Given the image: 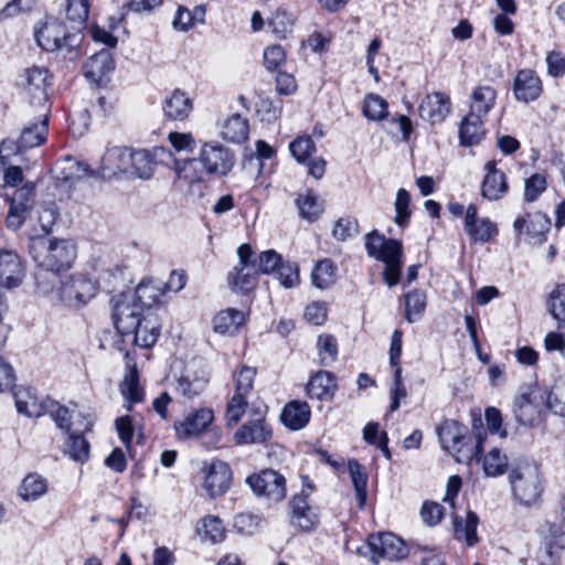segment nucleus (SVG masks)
I'll return each instance as SVG.
<instances>
[{
	"instance_id": "obj_1",
	"label": "nucleus",
	"mask_w": 565,
	"mask_h": 565,
	"mask_svg": "<svg viewBox=\"0 0 565 565\" xmlns=\"http://www.w3.org/2000/svg\"><path fill=\"white\" fill-rule=\"evenodd\" d=\"M473 423L475 441L468 436V428L455 419H445L437 427V435L445 450L456 454L459 462L470 465L473 460L480 462L487 443V431L482 428L481 419Z\"/></svg>"
},
{
	"instance_id": "obj_2",
	"label": "nucleus",
	"mask_w": 565,
	"mask_h": 565,
	"mask_svg": "<svg viewBox=\"0 0 565 565\" xmlns=\"http://www.w3.org/2000/svg\"><path fill=\"white\" fill-rule=\"evenodd\" d=\"M34 36L44 51L60 53L70 61L79 56V45L84 39L81 32H68L62 22L53 18L36 26Z\"/></svg>"
},
{
	"instance_id": "obj_3",
	"label": "nucleus",
	"mask_w": 565,
	"mask_h": 565,
	"mask_svg": "<svg viewBox=\"0 0 565 565\" xmlns=\"http://www.w3.org/2000/svg\"><path fill=\"white\" fill-rule=\"evenodd\" d=\"M30 254L39 268L53 271L68 269L76 258V245L66 238L31 239Z\"/></svg>"
},
{
	"instance_id": "obj_4",
	"label": "nucleus",
	"mask_w": 565,
	"mask_h": 565,
	"mask_svg": "<svg viewBox=\"0 0 565 565\" xmlns=\"http://www.w3.org/2000/svg\"><path fill=\"white\" fill-rule=\"evenodd\" d=\"M365 249L370 257L385 264L383 278L388 287H394L401 281L403 265V245L399 241L386 238L377 231L365 235Z\"/></svg>"
},
{
	"instance_id": "obj_5",
	"label": "nucleus",
	"mask_w": 565,
	"mask_h": 565,
	"mask_svg": "<svg viewBox=\"0 0 565 565\" xmlns=\"http://www.w3.org/2000/svg\"><path fill=\"white\" fill-rule=\"evenodd\" d=\"M150 291L152 289L149 286L139 284L132 295H119L114 299L111 317L121 335H130L131 331L139 326L143 308L151 305L145 301L146 297H154Z\"/></svg>"
},
{
	"instance_id": "obj_6",
	"label": "nucleus",
	"mask_w": 565,
	"mask_h": 565,
	"mask_svg": "<svg viewBox=\"0 0 565 565\" xmlns=\"http://www.w3.org/2000/svg\"><path fill=\"white\" fill-rule=\"evenodd\" d=\"M512 493L524 505L534 504L543 491L542 475L534 463H525L513 469L509 476Z\"/></svg>"
},
{
	"instance_id": "obj_7",
	"label": "nucleus",
	"mask_w": 565,
	"mask_h": 565,
	"mask_svg": "<svg viewBox=\"0 0 565 565\" xmlns=\"http://www.w3.org/2000/svg\"><path fill=\"white\" fill-rule=\"evenodd\" d=\"M98 281L87 274L75 273L61 280L58 298L71 308L86 306L97 294Z\"/></svg>"
},
{
	"instance_id": "obj_8",
	"label": "nucleus",
	"mask_w": 565,
	"mask_h": 565,
	"mask_svg": "<svg viewBox=\"0 0 565 565\" xmlns=\"http://www.w3.org/2000/svg\"><path fill=\"white\" fill-rule=\"evenodd\" d=\"M20 86L30 105L49 109V88L52 86V76L47 68L32 66L24 70L20 76Z\"/></svg>"
},
{
	"instance_id": "obj_9",
	"label": "nucleus",
	"mask_w": 565,
	"mask_h": 565,
	"mask_svg": "<svg viewBox=\"0 0 565 565\" xmlns=\"http://www.w3.org/2000/svg\"><path fill=\"white\" fill-rule=\"evenodd\" d=\"M246 483L257 497H264L271 502L286 498V478L277 470L264 469L246 478Z\"/></svg>"
},
{
	"instance_id": "obj_10",
	"label": "nucleus",
	"mask_w": 565,
	"mask_h": 565,
	"mask_svg": "<svg viewBox=\"0 0 565 565\" xmlns=\"http://www.w3.org/2000/svg\"><path fill=\"white\" fill-rule=\"evenodd\" d=\"M199 159L207 175L224 177L235 164L234 153L217 141L204 142L200 149Z\"/></svg>"
},
{
	"instance_id": "obj_11",
	"label": "nucleus",
	"mask_w": 565,
	"mask_h": 565,
	"mask_svg": "<svg viewBox=\"0 0 565 565\" xmlns=\"http://www.w3.org/2000/svg\"><path fill=\"white\" fill-rule=\"evenodd\" d=\"M167 158H171V151L163 147H156L152 150L131 149L127 175L148 180L153 175L158 163L166 164Z\"/></svg>"
},
{
	"instance_id": "obj_12",
	"label": "nucleus",
	"mask_w": 565,
	"mask_h": 565,
	"mask_svg": "<svg viewBox=\"0 0 565 565\" xmlns=\"http://www.w3.org/2000/svg\"><path fill=\"white\" fill-rule=\"evenodd\" d=\"M369 547L374 563H379L380 559L397 561L407 555L405 543L390 532L371 535L369 537Z\"/></svg>"
},
{
	"instance_id": "obj_13",
	"label": "nucleus",
	"mask_w": 565,
	"mask_h": 565,
	"mask_svg": "<svg viewBox=\"0 0 565 565\" xmlns=\"http://www.w3.org/2000/svg\"><path fill=\"white\" fill-rule=\"evenodd\" d=\"M34 203V185L25 183L17 189L10 200V210L6 224L9 228L17 231L25 222Z\"/></svg>"
},
{
	"instance_id": "obj_14",
	"label": "nucleus",
	"mask_w": 565,
	"mask_h": 565,
	"mask_svg": "<svg viewBox=\"0 0 565 565\" xmlns=\"http://www.w3.org/2000/svg\"><path fill=\"white\" fill-rule=\"evenodd\" d=\"M310 492L305 489L289 502L291 510V523L302 531H312L319 523V514L317 508L309 504L308 498Z\"/></svg>"
},
{
	"instance_id": "obj_15",
	"label": "nucleus",
	"mask_w": 565,
	"mask_h": 565,
	"mask_svg": "<svg viewBox=\"0 0 565 565\" xmlns=\"http://www.w3.org/2000/svg\"><path fill=\"white\" fill-rule=\"evenodd\" d=\"M204 473V489L211 497L224 494L230 488L232 471L230 466L222 460H213L202 468Z\"/></svg>"
},
{
	"instance_id": "obj_16",
	"label": "nucleus",
	"mask_w": 565,
	"mask_h": 565,
	"mask_svg": "<svg viewBox=\"0 0 565 565\" xmlns=\"http://www.w3.org/2000/svg\"><path fill=\"white\" fill-rule=\"evenodd\" d=\"M166 166L174 172L175 181H182L189 185L203 182L207 175L199 157L177 159L171 153V158L166 160Z\"/></svg>"
},
{
	"instance_id": "obj_17",
	"label": "nucleus",
	"mask_w": 565,
	"mask_h": 565,
	"mask_svg": "<svg viewBox=\"0 0 565 565\" xmlns=\"http://www.w3.org/2000/svg\"><path fill=\"white\" fill-rule=\"evenodd\" d=\"M94 418L90 414L83 416V425L75 427L74 430L67 433L65 452L74 460L84 463L89 458V443L84 437L85 433L92 430Z\"/></svg>"
},
{
	"instance_id": "obj_18",
	"label": "nucleus",
	"mask_w": 565,
	"mask_h": 565,
	"mask_svg": "<svg viewBox=\"0 0 565 565\" xmlns=\"http://www.w3.org/2000/svg\"><path fill=\"white\" fill-rule=\"evenodd\" d=\"M130 148L111 147L106 150L102 158L99 173L103 179H113L119 174L128 173Z\"/></svg>"
},
{
	"instance_id": "obj_19",
	"label": "nucleus",
	"mask_w": 565,
	"mask_h": 565,
	"mask_svg": "<svg viewBox=\"0 0 565 565\" xmlns=\"http://www.w3.org/2000/svg\"><path fill=\"white\" fill-rule=\"evenodd\" d=\"M543 92V84L536 73L530 68L518 72L513 82V94L525 104L536 100Z\"/></svg>"
},
{
	"instance_id": "obj_20",
	"label": "nucleus",
	"mask_w": 565,
	"mask_h": 565,
	"mask_svg": "<svg viewBox=\"0 0 565 565\" xmlns=\"http://www.w3.org/2000/svg\"><path fill=\"white\" fill-rule=\"evenodd\" d=\"M450 98L448 95L435 92L426 95L419 104V116L431 124L443 122L450 113Z\"/></svg>"
},
{
	"instance_id": "obj_21",
	"label": "nucleus",
	"mask_w": 565,
	"mask_h": 565,
	"mask_svg": "<svg viewBox=\"0 0 565 565\" xmlns=\"http://www.w3.org/2000/svg\"><path fill=\"white\" fill-rule=\"evenodd\" d=\"M477 207L470 204L465 215V232L475 242H489L498 234V228L489 218H478Z\"/></svg>"
},
{
	"instance_id": "obj_22",
	"label": "nucleus",
	"mask_w": 565,
	"mask_h": 565,
	"mask_svg": "<svg viewBox=\"0 0 565 565\" xmlns=\"http://www.w3.org/2000/svg\"><path fill=\"white\" fill-rule=\"evenodd\" d=\"M114 70L115 63L107 49L90 56L83 65L85 77L96 85L102 84Z\"/></svg>"
},
{
	"instance_id": "obj_23",
	"label": "nucleus",
	"mask_w": 565,
	"mask_h": 565,
	"mask_svg": "<svg viewBox=\"0 0 565 565\" xmlns=\"http://www.w3.org/2000/svg\"><path fill=\"white\" fill-rule=\"evenodd\" d=\"M24 269L18 254L11 250L0 252V285L15 288L22 282Z\"/></svg>"
},
{
	"instance_id": "obj_24",
	"label": "nucleus",
	"mask_w": 565,
	"mask_h": 565,
	"mask_svg": "<svg viewBox=\"0 0 565 565\" xmlns=\"http://www.w3.org/2000/svg\"><path fill=\"white\" fill-rule=\"evenodd\" d=\"M209 377L203 370L186 366L177 379L175 391L186 398H194L206 387Z\"/></svg>"
},
{
	"instance_id": "obj_25",
	"label": "nucleus",
	"mask_w": 565,
	"mask_h": 565,
	"mask_svg": "<svg viewBox=\"0 0 565 565\" xmlns=\"http://www.w3.org/2000/svg\"><path fill=\"white\" fill-rule=\"evenodd\" d=\"M213 418L212 409L200 408L182 422H175L174 429L179 438H190L203 433L213 422Z\"/></svg>"
},
{
	"instance_id": "obj_26",
	"label": "nucleus",
	"mask_w": 565,
	"mask_h": 565,
	"mask_svg": "<svg viewBox=\"0 0 565 565\" xmlns=\"http://www.w3.org/2000/svg\"><path fill=\"white\" fill-rule=\"evenodd\" d=\"M273 437V429L265 419L245 423L234 435L237 445L264 444Z\"/></svg>"
},
{
	"instance_id": "obj_27",
	"label": "nucleus",
	"mask_w": 565,
	"mask_h": 565,
	"mask_svg": "<svg viewBox=\"0 0 565 565\" xmlns=\"http://www.w3.org/2000/svg\"><path fill=\"white\" fill-rule=\"evenodd\" d=\"M119 391L127 403L125 407L129 412L132 409V404L143 401L145 391L139 383V372L136 364L127 363V372L119 384Z\"/></svg>"
},
{
	"instance_id": "obj_28",
	"label": "nucleus",
	"mask_w": 565,
	"mask_h": 565,
	"mask_svg": "<svg viewBox=\"0 0 565 565\" xmlns=\"http://www.w3.org/2000/svg\"><path fill=\"white\" fill-rule=\"evenodd\" d=\"M311 411L307 402L291 401L282 408L281 423L291 430H299L307 426L310 420Z\"/></svg>"
},
{
	"instance_id": "obj_29",
	"label": "nucleus",
	"mask_w": 565,
	"mask_h": 565,
	"mask_svg": "<svg viewBox=\"0 0 565 565\" xmlns=\"http://www.w3.org/2000/svg\"><path fill=\"white\" fill-rule=\"evenodd\" d=\"M164 116L172 120H184L193 109L192 99L181 89H174L162 106Z\"/></svg>"
},
{
	"instance_id": "obj_30",
	"label": "nucleus",
	"mask_w": 565,
	"mask_h": 565,
	"mask_svg": "<svg viewBox=\"0 0 565 565\" xmlns=\"http://www.w3.org/2000/svg\"><path fill=\"white\" fill-rule=\"evenodd\" d=\"M483 117L475 114L466 115L459 125V141L463 147L478 145L484 137Z\"/></svg>"
},
{
	"instance_id": "obj_31",
	"label": "nucleus",
	"mask_w": 565,
	"mask_h": 565,
	"mask_svg": "<svg viewBox=\"0 0 565 565\" xmlns=\"http://www.w3.org/2000/svg\"><path fill=\"white\" fill-rule=\"evenodd\" d=\"M257 276L256 266L236 265L228 273L227 282L232 290L246 294L256 286Z\"/></svg>"
},
{
	"instance_id": "obj_32",
	"label": "nucleus",
	"mask_w": 565,
	"mask_h": 565,
	"mask_svg": "<svg viewBox=\"0 0 565 565\" xmlns=\"http://www.w3.org/2000/svg\"><path fill=\"white\" fill-rule=\"evenodd\" d=\"M134 337V343L140 348H151L160 335V326L157 318L152 315L143 316L139 326L130 333Z\"/></svg>"
},
{
	"instance_id": "obj_33",
	"label": "nucleus",
	"mask_w": 565,
	"mask_h": 565,
	"mask_svg": "<svg viewBox=\"0 0 565 565\" xmlns=\"http://www.w3.org/2000/svg\"><path fill=\"white\" fill-rule=\"evenodd\" d=\"M15 406L20 414L28 417H40L46 414L51 399L39 401L31 390H20L14 394Z\"/></svg>"
},
{
	"instance_id": "obj_34",
	"label": "nucleus",
	"mask_w": 565,
	"mask_h": 565,
	"mask_svg": "<svg viewBox=\"0 0 565 565\" xmlns=\"http://www.w3.org/2000/svg\"><path fill=\"white\" fill-rule=\"evenodd\" d=\"M497 90L490 85H480L471 93L470 114L486 117L494 107Z\"/></svg>"
},
{
	"instance_id": "obj_35",
	"label": "nucleus",
	"mask_w": 565,
	"mask_h": 565,
	"mask_svg": "<svg viewBox=\"0 0 565 565\" xmlns=\"http://www.w3.org/2000/svg\"><path fill=\"white\" fill-rule=\"evenodd\" d=\"M248 132V120L239 114H233L221 125V137L233 143H241L247 140Z\"/></svg>"
},
{
	"instance_id": "obj_36",
	"label": "nucleus",
	"mask_w": 565,
	"mask_h": 565,
	"mask_svg": "<svg viewBox=\"0 0 565 565\" xmlns=\"http://www.w3.org/2000/svg\"><path fill=\"white\" fill-rule=\"evenodd\" d=\"M49 130V116L44 114L42 118L23 128L20 135L22 149L28 150L40 147L46 141Z\"/></svg>"
},
{
	"instance_id": "obj_37",
	"label": "nucleus",
	"mask_w": 565,
	"mask_h": 565,
	"mask_svg": "<svg viewBox=\"0 0 565 565\" xmlns=\"http://www.w3.org/2000/svg\"><path fill=\"white\" fill-rule=\"evenodd\" d=\"M299 216L308 222L317 221L324 211L323 201L312 190H307L296 199Z\"/></svg>"
},
{
	"instance_id": "obj_38",
	"label": "nucleus",
	"mask_w": 565,
	"mask_h": 565,
	"mask_svg": "<svg viewBox=\"0 0 565 565\" xmlns=\"http://www.w3.org/2000/svg\"><path fill=\"white\" fill-rule=\"evenodd\" d=\"M245 322L242 311L228 308L220 311L213 319V329L220 334H235Z\"/></svg>"
},
{
	"instance_id": "obj_39",
	"label": "nucleus",
	"mask_w": 565,
	"mask_h": 565,
	"mask_svg": "<svg viewBox=\"0 0 565 565\" xmlns=\"http://www.w3.org/2000/svg\"><path fill=\"white\" fill-rule=\"evenodd\" d=\"M335 388V379L328 371H320L315 374L307 384L306 392L310 398L323 399L332 395Z\"/></svg>"
},
{
	"instance_id": "obj_40",
	"label": "nucleus",
	"mask_w": 565,
	"mask_h": 565,
	"mask_svg": "<svg viewBox=\"0 0 565 565\" xmlns=\"http://www.w3.org/2000/svg\"><path fill=\"white\" fill-rule=\"evenodd\" d=\"M479 523L478 515L469 511L463 521L461 518L456 516L454 520V535L458 541L463 540L468 546H473L478 542L477 526Z\"/></svg>"
},
{
	"instance_id": "obj_41",
	"label": "nucleus",
	"mask_w": 565,
	"mask_h": 565,
	"mask_svg": "<svg viewBox=\"0 0 565 565\" xmlns=\"http://www.w3.org/2000/svg\"><path fill=\"white\" fill-rule=\"evenodd\" d=\"M46 414L51 416L56 426L64 430L66 434L74 430L75 427L83 425L84 414H78L77 419L73 420V416L67 407L60 405L57 402L51 399L49 402Z\"/></svg>"
},
{
	"instance_id": "obj_42",
	"label": "nucleus",
	"mask_w": 565,
	"mask_h": 565,
	"mask_svg": "<svg viewBox=\"0 0 565 565\" xmlns=\"http://www.w3.org/2000/svg\"><path fill=\"white\" fill-rule=\"evenodd\" d=\"M513 414L519 424L533 426L539 419L540 406L534 404L529 395L522 394L514 401Z\"/></svg>"
},
{
	"instance_id": "obj_43",
	"label": "nucleus",
	"mask_w": 565,
	"mask_h": 565,
	"mask_svg": "<svg viewBox=\"0 0 565 565\" xmlns=\"http://www.w3.org/2000/svg\"><path fill=\"white\" fill-rule=\"evenodd\" d=\"M509 190L504 173H492L484 175L481 184V194L484 199L497 201L502 199Z\"/></svg>"
},
{
	"instance_id": "obj_44",
	"label": "nucleus",
	"mask_w": 565,
	"mask_h": 565,
	"mask_svg": "<svg viewBox=\"0 0 565 565\" xmlns=\"http://www.w3.org/2000/svg\"><path fill=\"white\" fill-rule=\"evenodd\" d=\"M335 271L337 267L331 259L318 262L311 275L313 285L320 289L331 286L335 280Z\"/></svg>"
},
{
	"instance_id": "obj_45",
	"label": "nucleus",
	"mask_w": 565,
	"mask_h": 565,
	"mask_svg": "<svg viewBox=\"0 0 565 565\" xmlns=\"http://www.w3.org/2000/svg\"><path fill=\"white\" fill-rule=\"evenodd\" d=\"M387 108L388 104L383 97L376 94H369L364 98L362 113L367 119L380 121L388 116Z\"/></svg>"
},
{
	"instance_id": "obj_46",
	"label": "nucleus",
	"mask_w": 565,
	"mask_h": 565,
	"mask_svg": "<svg viewBox=\"0 0 565 565\" xmlns=\"http://www.w3.org/2000/svg\"><path fill=\"white\" fill-rule=\"evenodd\" d=\"M426 309V295L420 290H412L405 295V318L408 322L419 319Z\"/></svg>"
},
{
	"instance_id": "obj_47",
	"label": "nucleus",
	"mask_w": 565,
	"mask_h": 565,
	"mask_svg": "<svg viewBox=\"0 0 565 565\" xmlns=\"http://www.w3.org/2000/svg\"><path fill=\"white\" fill-rule=\"evenodd\" d=\"M483 471L488 477H498L505 472L508 457L500 449L493 447L483 458Z\"/></svg>"
},
{
	"instance_id": "obj_48",
	"label": "nucleus",
	"mask_w": 565,
	"mask_h": 565,
	"mask_svg": "<svg viewBox=\"0 0 565 565\" xmlns=\"http://www.w3.org/2000/svg\"><path fill=\"white\" fill-rule=\"evenodd\" d=\"M46 491V481L39 475L26 476L20 487V495L23 500H36Z\"/></svg>"
},
{
	"instance_id": "obj_49",
	"label": "nucleus",
	"mask_w": 565,
	"mask_h": 565,
	"mask_svg": "<svg viewBox=\"0 0 565 565\" xmlns=\"http://www.w3.org/2000/svg\"><path fill=\"white\" fill-rule=\"evenodd\" d=\"M321 365L328 366L338 358V342L331 334H321L317 343Z\"/></svg>"
},
{
	"instance_id": "obj_50",
	"label": "nucleus",
	"mask_w": 565,
	"mask_h": 565,
	"mask_svg": "<svg viewBox=\"0 0 565 565\" xmlns=\"http://www.w3.org/2000/svg\"><path fill=\"white\" fill-rule=\"evenodd\" d=\"M289 149L292 157L299 163H306L317 151L315 141L310 136H301L296 138L292 142H290Z\"/></svg>"
},
{
	"instance_id": "obj_51",
	"label": "nucleus",
	"mask_w": 565,
	"mask_h": 565,
	"mask_svg": "<svg viewBox=\"0 0 565 565\" xmlns=\"http://www.w3.org/2000/svg\"><path fill=\"white\" fill-rule=\"evenodd\" d=\"M349 470L356 497L362 504L366 499L367 475L364 470V467L356 460L349 461Z\"/></svg>"
},
{
	"instance_id": "obj_52",
	"label": "nucleus",
	"mask_w": 565,
	"mask_h": 565,
	"mask_svg": "<svg viewBox=\"0 0 565 565\" xmlns=\"http://www.w3.org/2000/svg\"><path fill=\"white\" fill-rule=\"evenodd\" d=\"M198 531L204 539H207L213 543H217L224 537L223 522L217 516H205Z\"/></svg>"
},
{
	"instance_id": "obj_53",
	"label": "nucleus",
	"mask_w": 565,
	"mask_h": 565,
	"mask_svg": "<svg viewBox=\"0 0 565 565\" xmlns=\"http://www.w3.org/2000/svg\"><path fill=\"white\" fill-rule=\"evenodd\" d=\"M275 276L285 288H294L299 284V267L296 263L282 260Z\"/></svg>"
},
{
	"instance_id": "obj_54",
	"label": "nucleus",
	"mask_w": 565,
	"mask_h": 565,
	"mask_svg": "<svg viewBox=\"0 0 565 565\" xmlns=\"http://www.w3.org/2000/svg\"><path fill=\"white\" fill-rule=\"evenodd\" d=\"M548 310L554 319L565 322V285H558L548 298Z\"/></svg>"
},
{
	"instance_id": "obj_55",
	"label": "nucleus",
	"mask_w": 565,
	"mask_h": 565,
	"mask_svg": "<svg viewBox=\"0 0 565 565\" xmlns=\"http://www.w3.org/2000/svg\"><path fill=\"white\" fill-rule=\"evenodd\" d=\"M260 526V518L249 512L239 513L234 518L235 530L244 535H254Z\"/></svg>"
},
{
	"instance_id": "obj_56",
	"label": "nucleus",
	"mask_w": 565,
	"mask_h": 565,
	"mask_svg": "<svg viewBox=\"0 0 565 565\" xmlns=\"http://www.w3.org/2000/svg\"><path fill=\"white\" fill-rule=\"evenodd\" d=\"M546 190V178L542 173H534L525 180L524 200L534 202Z\"/></svg>"
},
{
	"instance_id": "obj_57",
	"label": "nucleus",
	"mask_w": 565,
	"mask_h": 565,
	"mask_svg": "<svg viewBox=\"0 0 565 565\" xmlns=\"http://www.w3.org/2000/svg\"><path fill=\"white\" fill-rule=\"evenodd\" d=\"M409 202H411V195L408 191L405 189H399L396 193V200H395V223L398 226H405L411 217V211H409Z\"/></svg>"
},
{
	"instance_id": "obj_58",
	"label": "nucleus",
	"mask_w": 565,
	"mask_h": 565,
	"mask_svg": "<svg viewBox=\"0 0 565 565\" xmlns=\"http://www.w3.org/2000/svg\"><path fill=\"white\" fill-rule=\"evenodd\" d=\"M281 262V256L274 249L260 253L256 263L258 274H275Z\"/></svg>"
},
{
	"instance_id": "obj_59",
	"label": "nucleus",
	"mask_w": 565,
	"mask_h": 565,
	"mask_svg": "<svg viewBox=\"0 0 565 565\" xmlns=\"http://www.w3.org/2000/svg\"><path fill=\"white\" fill-rule=\"evenodd\" d=\"M89 13V0H67L66 15L70 20L84 23Z\"/></svg>"
},
{
	"instance_id": "obj_60",
	"label": "nucleus",
	"mask_w": 565,
	"mask_h": 565,
	"mask_svg": "<svg viewBox=\"0 0 565 565\" xmlns=\"http://www.w3.org/2000/svg\"><path fill=\"white\" fill-rule=\"evenodd\" d=\"M358 234V222L350 217L339 218L333 227L332 235L338 241H347Z\"/></svg>"
},
{
	"instance_id": "obj_61",
	"label": "nucleus",
	"mask_w": 565,
	"mask_h": 565,
	"mask_svg": "<svg viewBox=\"0 0 565 565\" xmlns=\"http://www.w3.org/2000/svg\"><path fill=\"white\" fill-rule=\"evenodd\" d=\"M246 396V394L235 391L233 397L231 398L227 405V417L231 423H238L242 416L244 415L247 406Z\"/></svg>"
},
{
	"instance_id": "obj_62",
	"label": "nucleus",
	"mask_w": 565,
	"mask_h": 565,
	"mask_svg": "<svg viewBox=\"0 0 565 565\" xmlns=\"http://www.w3.org/2000/svg\"><path fill=\"white\" fill-rule=\"evenodd\" d=\"M420 516L425 524L429 526L437 525L444 516V507L437 502H424Z\"/></svg>"
},
{
	"instance_id": "obj_63",
	"label": "nucleus",
	"mask_w": 565,
	"mask_h": 565,
	"mask_svg": "<svg viewBox=\"0 0 565 565\" xmlns=\"http://www.w3.org/2000/svg\"><path fill=\"white\" fill-rule=\"evenodd\" d=\"M36 288L42 294H49L54 289L58 280L57 271L40 268L35 273Z\"/></svg>"
},
{
	"instance_id": "obj_64",
	"label": "nucleus",
	"mask_w": 565,
	"mask_h": 565,
	"mask_svg": "<svg viewBox=\"0 0 565 565\" xmlns=\"http://www.w3.org/2000/svg\"><path fill=\"white\" fill-rule=\"evenodd\" d=\"M546 405L554 414L565 417V384L551 391Z\"/></svg>"
}]
</instances>
